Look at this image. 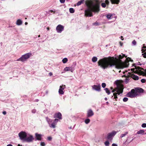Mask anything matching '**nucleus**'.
<instances>
[{
	"label": "nucleus",
	"instance_id": "64",
	"mask_svg": "<svg viewBox=\"0 0 146 146\" xmlns=\"http://www.w3.org/2000/svg\"><path fill=\"white\" fill-rule=\"evenodd\" d=\"M18 146H22V145H20V144H18Z\"/></svg>",
	"mask_w": 146,
	"mask_h": 146
},
{
	"label": "nucleus",
	"instance_id": "8",
	"mask_svg": "<svg viewBox=\"0 0 146 146\" xmlns=\"http://www.w3.org/2000/svg\"><path fill=\"white\" fill-rule=\"evenodd\" d=\"M34 139V138L32 135H30L28 137H26L23 142H32Z\"/></svg>",
	"mask_w": 146,
	"mask_h": 146
},
{
	"label": "nucleus",
	"instance_id": "30",
	"mask_svg": "<svg viewBox=\"0 0 146 146\" xmlns=\"http://www.w3.org/2000/svg\"><path fill=\"white\" fill-rule=\"evenodd\" d=\"M90 121V120L89 119H87L85 120V122L86 124L88 123Z\"/></svg>",
	"mask_w": 146,
	"mask_h": 146
},
{
	"label": "nucleus",
	"instance_id": "58",
	"mask_svg": "<svg viewBox=\"0 0 146 146\" xmlns=\"http://www.w3.org/2000/svg\"><path fill=\"white\" fill-rule=\"evenodd\" d=\"M135 68H132L131 69V70H132V71H134V70H135Z\"/></svg>",
	"mask_w": 146,
	"mask_h": 146
},
{
	"label": "nucleus",
	"instance_id": "15",
	"mask_svg": "<svg viewBox=\"0 0 146 146\" xmlns=\"http://www.w3.org/2000/svg\"><path fill=\"white\" fill-rule=\"evenodd\" d=\"M35 136L37 140L39 141L41 140L42 135H41L36 133H35Z\"/></svg>",
	"mask_w": 146,
	"mask_h": 146
},
{
	"label": "nucleus",
	"instance_id": "1",
	"mask_svg": "<svg viewBox=\"0 0 146 146\" xmlns=\"http://www.w3.org/2000/svg\"><path fill=\"white\" fill-rule=\"evenodd\" d=\"M122 56L120 55L118 58H115L116 60L114 59V57L110 56L108 57H104L100 59L98 62V65L104 69L107 68L115 66V68H123L124 67H127L128 66V64L127 62H123L121 60L123 57L125 56V54H121Z\"/></svg>",
	"mask_w": 146,
	"mask_h": 146
},
{
	"label": "nucleus",
	"instance_id": "29",
	"mask_svg": "<svg viewBox=\"0 0 146 146\" xmlns=\"http://www.w3.org/2000/svg\"><path fill=\"white\" fill-rule=\"evenodd\" d=\"M104 144L106 146H109L110 145L109 142L108 141H107L104 143Z\"/></svg>",
	"mask_w": 146,
	"mask_h": 146
},
{
	"label": "nucleus",
	"instance_id": "18",
	"mask_svg": "<svg viewBox=\"0 0 146 146\" xmlns=\"http://www.w3.org/2000/svg\"><path fill=\"white\" fill-rule=\"evenodd\" d=\"M22 23V21L20 19H18L17 21L16 24L17 25H20Z\"/></svg>",
	"mask_w": 146,
	"mask_h": 146
},
{
	"label": "nucleus",
	"instance_id": "62",
	"mask_svg": "<svg viewBox=\"0 0 146 146\" xmlns=\"http://www.w3.org/2000/svg\"><path fill=\"white\" fill-rule=\"evenodd\" d=\"M28 24V23L27 22H25V25H27Z\"/></svg>",
	"mask_w": 146,
	"mask_h": 146
},
{
	"label": "nucleus",
	"instance_id": "23",
	"mask_svg": "<svg viewBox=\"0 0 146 146\" xmlns=\"http://www.w3.org/2000/svg\"><path fill=\"white\" fill-rule=\"evenodd\" d=\"M97 58L96 57H94L92 59V60L93 62H96L97 60Z\"/></svg>",
	"mask_w": 146,
	"mask_h": 146
},
{
	"label": "nucleus",
	"instance_id": "40",
	"mask_svg": "<svg viewBox=\"0 0 146 146\" xmlns=\"http://www.w3.org/2000/svg\"><path fill=\"white\" fill-rule=\"evenodd\" d=\"M141 81L142 83H144L146 82V80L144 79H142L141 80Z\"/></svg>",
	"mask_w": 146,
	"mask_h": 146
},
{
	"label": "nucleus",
	"instance_id": "46",
	"mask_svg": "<svg viewBox=\"0 0 146 146\" xmlns=\"http://www.w3.org/2000/svg\"><path fill=\"white\" fill-rule=\"evenodd\" d=\"M52 137H48L47 139L48 140L51 141L52 139Z\"/></svg>",
	"mask_w": 146,
	"mask_h": 146
},
{
	"label": "nucleus",
	"instance_id": "50",
	"mask_svg": "<svg viewBox=\"0 0 146 146\" xmlns=\"http://www.w3.org/2000/svg\"><path fill=\"white\" fill-rule=\"evenodd\" d=\"M112 146H117L116 144L115 143H113L112 144Z\"/></svg>",
	"mask_w": 146,
	"mask_h": 146
},
{
	"label": "nucleus",
	"instance_id": "19",
	"mask_svg": "<svg viewBox=\"0 0 146 146\" xmlns=\"http://www.w3.org/2000/svg\"><path fill=\"white\" fill-rule=\"evenodd\" d=\"M84 1V0H82L79 1L77 3V6H79L81 5L83 3Z\"/></svg>",
	"mask_w": 146,
	"mask_h": 146
},
{
	"label": "nucleus",
	"instance_id": "20",
	"mask_svg": "<svg viewBox=\"0 0 146 146\" xmlns=\"http://www.w3.org/2000/svg\"><path fill=\"white\" fill-rule=\"evenodd\" d=\"M135 69L137 70H139V71L141 72L142 73H143L144 72L143 71H141V70H140V68H141V67L139 66H135Z\"/></svg>",
	"mask_w": 146,
	"mask_h": 146
},
{
	"label": "nucleus",
	"instance_id": "6",
	"mask_svg": "<svg viewBox=\"0 0 146 146\" xmlns=\"http://www.w3.org/2000/svg\"><path fill=\"white\" fill-rule=\"evenodd\" d=\"M19 136L21 140H22L23 141L25 139V138L27 136V134L25 131H21L19 133Z\"/></svg>",
	"mask_w": 146,
	"mask_h": 146
},
{
	"label": "nucleus",
	"instance_id": "39",
	"mask_svg": "<svg viewBox=\"0 0 146 146\" xmlns=\"http://www.w3.org/2000/svg\"><path fill=\"white\" fill-rule=\"evenodd\" d=\"M128 98H127L125 97L123 99V101L124 102H126L127 101H128Z\"/></svg>",
	"mask_w": 146,
	"mask_h": 146
},
{
	"label": "nucleus",
	"instance_id": "33",
	"mask_svg": "<svg viewBox=\"0 0 146 146\" xmlns=\"http://www.w3.org/2000/svg\"><path fill=\"white\" fill-rule=\"evenodd\" d=\"M64 70L66 71H68L70 70V68L69 67H66L64 68Z\"/></svg>",
	"mask_w": 146,
	"mask_h": 146
},
{
	"label": "nucleus",
	"instance_id": "9",
	"mask_svg": "<svg viewBox=\"0 0 146 146\" xmlns=\"http://www.w3.org/2000/svg\"><path fill=\"white\" fill-rule=\"evenodd\" d=\"M117 132L115 131H112L111 133H109L108 134L107 137V139H108L111 140L112 137L114 136L116 133Z\"/></svg>",
	"mask_w": 146,
	"mask_h": 146
},
{
	"label": "nucleus",
	"instance_id": "42",
	"mask_svg": "<svg viewBox=\"0 0 146 146\" xmlns=\"http://www.w3.org/2000/svg\"><path fill=\"white\" fill-rule=\"evenodd\" d=\"M141 126L143 127H146V123H143L142 125Z\"/></svg>",
	"mask_w": 146,
	"mask_h": 146
},
{
	"label": "nucleus",
	"instance_id": "47",
	"mask_svg": "<svg viewBox=\"0 0 146 146\" xmlns=\"http://www.w3.org/2000/svg\"><path fill=\"white\" fill-rule=\"evenodd\" d=\"M65 0H60V3H63L65 2Z\"/></svg>",
	"mask_w": 146,
	"mask_h": 146
},
{
	"label": "nucleus",
	"instance_id": "28",
	"mask_svg": "<svg viewBox=\"0 0 146 146\" xmlns=\"http://www.w3.org/2000/svg\"><path fill=\"white\" fill-rule=\"evenodd\" d=\"M100 25V24L98 22L96 21L95 23H94L93 24V25L95 26H98Z\"/></svg>",
	"mask_w": 146,
	"mask_h": 146
},
{
	"label": "nucleus",
	"instance_id": "43",
	"mask_svg": "<svg viewBox=\"0 0 146 146\" xmlns=\"http://www.w3.org/2000/svg\"><path fill=\"white\" fill-rule=\"evenodd\" d=\"M142 55L143 56V57L144 58H146V52H144L143 54Z\"/></svg>",
	"mask_w": 146,
	"mask_h": 146
},
{
	"label": "nucleus",
	"instance_id": "22",
	"mask_svg": "<svg viewBox=\"0 0 146 146\" xmlns=\"http://www.w3.org/2000/svg\"><path fill=\"white\" fill-rule=\"evenodd\" d=\"M56 125L55 123H54L53 122L51 124H50L49 125L50 127H52L53 128H55L56 127Z\"/></svg>",
	"mask_w": 146,
	"mask_h": 146
},
{
	"label": "nucleus",
	"instance_id": "45",
	"mask_svg": "<svg viewBox=\"0 0 146 146\" xmlns=\"http://www.w3.org/2000/svg\"><path fill=\"white\" fill-rule=\"evenodd\" d=\"M49 12H50L51 13H55V11H54L53 10H51L48 12V13H49Z\"/></svg>",
	"mask_w": 146,
	"mask_h": 146
},
{
	"label": "nucleus",
	"instance_id": "4",
	"mask_svg": "<svg viewBox=\"0 0 146 146\" xmlns=\"http://www.w3.org/2000/svg\"><path fill=\"white\" fill-rule=\"evenodd\" d=\"M32 55L31 53H28L22 55L21 57L18 59L17 61H21L22 62H24L26 61L28 59L30 56Z\"/></svg>",
	"mask_w": 146,
	"mask_h": 146
},
{
	"label": "nucleus",
	"instance_id": "25",
	"mask_svg": "<svg viewBox=\"0 0 146 146\" xmlns=\"http://www.w3.org/2000/svg\"><path fill=\"white\" fill-rule=\"evenodd\" d=\"M128 133V132H125V133L124 134H122L120 136V137L121 138L125 136L126 135H127Z\"/></svg>",
	"mask_w": 146,
	"mask_h": 146
},
{
	"label": "nucleus",
	"instance_id": "53",
	"mask_svg": "<svg viewBox=\"0 0 146 146\" xmlns=\"http://www.w3.org/2000/svg\"><path fill=\"white\" fill-rule=\"evenodd\" d=\"M49 75L50 76H51L52 75V73L50 72L49 73Z\"/></svg>",
	"mask_w": 146,
	"mask_h": 146
},
{
	"label": "nucleus",
	"instance_id": "44",
	"mask_svg": "<svg viewBox=\"0 0 146 146\" xmlns=\"http://www.w3.org/2000/svg\"><path fill=\"white\" fill-rule=\"evenodd\" d=\"M132 43L134 45H135L136 43V42L135 41V40H134L132 41Z\"/></svg>",
	"mask_w": 146,
	"mask_h": 146
},
{
	"label": "nucleus",
	"instance_id": "7",
	"mask_svg": "<svg viewBox=\"0 0 146 146\" xmlns=\"http://www.w3.org/2000/svg\"><path fill=\"white\" fill-rule=\"evenodd\" d=\"M123 86L122 85L118 86L117 88H116V92L117 94L119 95L120 94L123 93Z\"/></svg>",
	"mask_w": 146,
	"mask_h": 146
},
{
	"label": "nucleus",
	"instance_id": "52",
	"mask_svg": "<svg viewBox=\"0 0 146 146\" xmlns=\"http://www.w3.org/2000/svg\"><path fill=\"white\" fill-rule=\"evenodd\" d=\"M3 113L5 115L6 114V112L5 111H4L3 112Z\"/></svg>",
	"mask_w": 146,
	"mask_h": 146
},
{
	"label": "nucleus",
	"instance_id": "37",
	"mask_svg": "<svg viewBox=\"0 0 146 146\" xmlns=\"http://www.w3.org/2000/svg\"><path fill=\"white\" fill-rule=\"evenodd\" d=\"M102 86L103 88H105L106 86V83H103L102 84Z\"/></svg>",
	"mask_w": 146,
	"mask_h": 146
},
{
	"label": "nucleus",
	"instance_id": "57",
	"mask_svg": "<svg viewBox=\"0 0 146 146\" xmlns=\"http://www.w3.org/2000/svg\"><path fill=\"white\" fill-rule=\"evenodd\" d=\"M32 112L33 113H35V110H32Z\"/></svg>",
	"mask_w": 146,
	"mask_h": 146
},
{
	"label": "nucleus",
	"instance_id": "38",
	"mask_svg": "<svg viewBox=\"0 0 146 146\" xmlns=\"http://www.w3.org/2000/svg\"><path fill=\"white\" fill-rule=\"evenodd\" d=\"M117 93H114L113 94V96H114V98L115 99H116V98H117V96L116 95L117 94Z\"/></svg>",
	"mask_w": 146,
	"mask_h": 146
},
{
	"label": "nucleus",
	"instance_id": "35",
	"mask_svg": "<svg viewBox=\"0 0 146 146\" xmlns=\"http://www.w3.org/2000/svg\"><path fill=\"white\" fill-rule=\"evenodd\" d=\"M112 15L111 14L107 15L106 16V17L108 19H110Z\"/></svg>",
	"mask_w": 146,
	"mask_h": 146
},
{
	"label": "nucleus",
	"instance_id": "27",
	"mask_svg": "<svg viewBox=\"0 0 146 146\" xmlns=\"http://www.w3.org/2000/svg\"><path fill=\"white\" fill-rule=\"evenodd\" d=\"M74 10L73 8H70L69 9V11L71 13H73L74 12Z\"/></svg>",
	"mask_w": 146,
	"mask_h": 146
},
{
	"label": "nucleus",
	"instance_id": "12",
	"mask_svg": "<svg viewBox=\"0 0 146 146\" xmlns=\"http://www.w3.org/2000/svg\"><path fill=\"white\" fill-rule=\"evenodd\" d=\"M65 85L60 86V88L58 92L60 94H64V92L63 91V90H64L65 88Z\"/></svg>",
	"mask_w": 146,
	"mask_h": 146
},
{
	"label": "nucleus",
	"instance_id": "36",
	"mask_svg": "<svg viewBox=\"0 0 146 146\" xmlns=\"http://www.w3.org/2000/svg\"><path fill=\"white\" fill-rule=\"evenodd\" d=\"M106 5H108L109 4V1L108 0H106L105 1V3Z\"/></svg>",
	"mask_w": 146,
	"mask_h": 146
},
{
	"label": "nucleus",
	"instance_id": "41",
	"mask_svg": "<svg viewBox=\"0 0 146 146\" xmlns=\"http://www.w3.org/2000/svg\"><path fill=\"white\" fill-rule=\"evenodd\" d=\"M45 143L44 142H42L40 143V145L41 146H45Z\"/></svg>",
	"mask_w": 146,
	"mask_h": 146
},
{
	"label": "nucleus",
	"instance_id": "2",
	"mask_svg": "<svg viewBox=\"0 0 146 146\" xmlns=\"http://www.w3.org/2000/svg\"><path fill=\"white\" fill-rule=\"evenodd\" d=\"M85 4L87 7L84 12L85 16L86 17H92V12L98 13L100 11V5L98 0H87Z\"/></svg>",
	"mask_w": 146,
	"mask_h": 146
},
{
	"label": "nucleus",
	"instance_id": "21",
	"mask_svg": "<svg viewBox=\"0 0 146 146\" xmlns=\"http://www.w3.org/2000/svg\"><path fill=\"white\" fill-rule=\"evenodd\" d=\"M144 131L143 130H140L138 131H137V133L138 134H143L144 133Z\"/></svg>",
	"mask_w": 146,
	"mask_h": 146
},
{
	"label": "nucleus",
	"instance_id": "63",
	"mask_svg": "<svg viewBox=\"0 0 146 146\" xmlns=\"http://www.w3.org/2000/svg\"><path fill=\"white\" fill-rule=\"evenodd\" d=\"M110 89H111V90H112L113 89V88L112 87H111L110 88Z\"/></svg>",
	"mask_w": 146,
	"mask_h": 146
},
{
	"label": "nucleus",
	"instance_id": "48",
	"mask_svg": "<svg viewBox=\"0 0 146 146\" xmlns=\"http://www.w3.org/2000/svg\"><path fill=\"white\" fill-rule=\"evenodd\" d=\"M119 44L121 46H122L123 45V43L121 42L120 41L119 42Z\"/></svg>",
	"mask_w": 146,
	"mask_h": 146
},
{
	"label": "nucleus",
	"instance_id": "55",
	"mask_svg": "<svg viewBox=\"0 0 146 146\" xmlns=\"http://www.w3.org/2000/svg\"><path fill=\"white\" fill-rule=\"evenodd\" d=\"M7 146H13L11 144H9Z\"/></svg>",
	"mask_w": 146,
	"mask_h": 146
},
{
	"label": "nucleus",
	"instance_id": "24",
	"mask_svg": "<svg viewBox=\"0 0 146 146\" xmlns=\"http://www.w3.org/2000/svg\"><path fill=\"white\" fill-rule=\"evenodd\" d=\"M104 90L106 92V93L108 94V95H109L110 94V90H109L108 88H106L104 89Z\"/></svg>",
	"mask_w": 146,
	"mask_h": 146
},
{
	"label": "nucleus",
	"instance_id": "49",
	"mask_svg": "<svg viewBox=\"0 0 146 146\" xmlns=\"http://www.w3.org/2000/svg\"><path fill=\"white\" fill-rule=\"evenodd\" d=\"M146 50V49H142V50H141V51H142V53H143V52H145V50Z\"/></svg>",
	"mask_w": 146,
	"mask_h": 146
},
{
	"label": "nucleus",
	"instance_id": "32",
	"mask_svg": "<svg viewBox=\"0 0 146 146\" xmlns=\"http://www.w3.org/2000/svg\"><path fill=\"white\" fill-rule=\"evenodd\" d=\"M129 59H130V60H130V61H132V62L133 61V60L131 59L129 57H128V58H127L126 59V60L127 61V62H126L127 63H127H128L129 62Z\"/></svg>",
	"mask_w": 146,
	"mask_h": 146
},
{
	"label": "nucleus",
	"instance_id": "56",
	"mask_svg": "<svg viewBox=\"0 0 146 146\" xmlns=\"http://www.w3.org/2000/svg\"><path fill=\"white\" fill-rule=\"evenodd\" d=\"M143 45H145V44H144ZM143 48H146V46H143Z\"/></svg>",
	"mask_w": 146,
	"mask_h": 146
},
{
	"label": "nucleus",
	"instance_id": "10",
	"mask_svg": "<svg viewBox=\"0 0 146 146\" xmlns=\"http://www.w3.org/2000/svg\"><path fill=\"white\" fill-rule=\"evenodd\" d=\"M64 29V27L61 25H58L56 27L57 31L59 33H61Z\"/></svg>",
	"mask_w": 146,
	"mask_h": 146
},
{
	"label": "nucleus",
	"instance_id": "3",
	"mask_svg": "<svg viewBox=\"0 0 146 146\" xmlns=\"http://www.w3.org/2000/svg\"><path fill=\"white\" fill-rule=\"evenodd\" d=\"M144 92L143 89L140 88H136L135 90L134 89H132L130 92H128L126 95L127 96L131 98H133L136 97L138 95L137 93H143Z\"/></svg>",
	"mask_w": 146,
	"mask_h": 146
},
{
	"label": "nucleus",
	"instance_id": "31",
	"mask_svg": "<svg viewBox=\"0 0 146 146\" xmlns=\"http://www.w3.org/2000/svg\"><path fill=\"white\" fill-rule=\"evenodd\" d=\"M58 119H55L53 123H55V124L56 125L58 121Z\"/></svg>",
	"mask_w": 146,
	"mask_h": 146
},
{
	"label": "nucleus",
	"instance_id": "16",
	"mask_svg": "<svg viewBox=\"0 0 146 146\" xmlns=\"http://www.w3.org/2000/svg\"><path fill=\"white\" fill-rule=\"evenodd\" d=\"M120 0H110L112 4H118L119 3Z\"/></svg>",
	"mask_w": 146,
	"mask_h": 146
},
{
	"label": "nucleus",
	"instance_id": "14",
	"mask_svg": "<svg viewBox=\"0 0 146 146\" xmlns=\"http://www.w3.org/2000/svg\"><path fill=\"white\" fill-rule=\"evenodd\" d=\"M62 114L60 112L56 113L54 115V118H57L59 119H62Z\"/></svg>",
	"mask_w": 146,
	"mask_h": 146
},
{
	"label": "nucleus",
	"instance_id": "54",
	"mask_svg": "<svg viewBox=\"0 0 146 146\" xmlns=\"http://www.w3.org/2000/svg\"><path fill=\"white\" fill-rule=\"evenodd\" d=\"M121 40H124V38H123V36H121Z\"/></svg>",
	"mask_w": 146,
	"mask_h": 146
},
{
	"label": "nucleus",
	"instance_id": "13",
	"mask_svg": "<svg viewBox=\"0 0 146 146\" xmlns=\"http://www.w3.org/2000/svg\"><path fill=\"white\" fill-rule=\"evenodd\" d=\"M93 89L96 91H100V90L101 86L99 84L98 85H94L92 86Z\"/></svg>",
	"mask_w": 146,
	"mask_h": 146
},
{
	"label": "nucleus",
	"instance_id": "51",
	"mask_svg": "<svg viewBox=\"0 0 146 146\" xmlns=\"http://www.w3.org/2000/svg\"><path fill=\"white\" fill-rule=\"evenodd\" d=\"M116 91V89H115L114 90H113L112 91V92H114L115 91Z\"/></svg>",
	"mask_w": 146,
	"mask_h": 146
},
{
	"label": "nucleus",
	"instance_id": "34",
	"mask_svg": "<svg viewBox=\"0 0 146 146\" xmlns=\"http://www.w3.org/2000/svg\"><path fill=\"white\" fill-rule=\"evenodd\" d=\"M101 6L105 8L106 6V5L105 3H102L101 4Z\"/></svg>",
	"mask_w": 146,
	"mask_h": 146
},
{
	"label": "nucleus",
	"instance_id": "11",
	"mask_svg": "<svg viewBox=\"0 0 146 146\" xmlns=\"http://www.w3.org/2000/svg\"><path fill=\"white\" fill-rule=\"evenodd\" d=\"M94 115V113L91 109H89L88 111L87 114V117H91L93 116Z\"/></svg>",
	"mask_w": 146,
	"mask_h": 146
},
{
	"label": "nucleus",
	"instance_id": "26",
	"mask_svg": "<svg viewBox=\"0 0 146 146\" xmlns=\"http://www.w3.org/2000/svg\"><path fill=\"white\" fill-rule=\"evenodd\" d=\"M68 59L67 58H65L62 59V61L64 63H65L68 61Z\"/></svg>",
	"mask_w": 146,
	"mask_h": 146
},
{
	"label": "nucleus",
	"instance_id": "59",
	"mask_svg": "<svg viewBox=\"0 0 146 146\" xmlns=\"http://www.w3.org/2000/svg\"><path fill=\"white\" fill-rule=\"evenodd\" d=\"M144 70V69L143 68H142L141 67V68H140V70Z\"/></svg>",
	"mask_w": 146,
	"mask_h": 146
},
{
	"label": "nucleus",
	"instance_id": "61",
	"mask_svg": "<svg viewBox=\"0 0 146 146\" xmlns=\"http://www.w3.org/2000/svg\"><path fill=\"white\" fill-rule=\"evenodd\" d=\"M105 100H107L108 99H107V98H105Z\"/></svg>",
	"mask_w": 146,
	"mask_h": 146
},
{
	"label": "nucleus",
	"instance_id": "17",
	"mask_svg": "<svg viewBox=\"0 0 146 146\" xmlns=\"http://www.w3.org/2000/svg\"><path fill=\"white\" fill-rule=\"evenodd\" d=\"M46 119L49 125L52 122L53 120L50 119L48 117H46Z\"/></svg>",
	"mask_w": 146,
	"mask_h": 146
},
{
	"label": "nucleus",
	"instance_id": "60",
	"mask_svg": "<svg viewBox=\"0 0 146 146\" xmlns=\"http://www.w3.org/2000/svg\"><path fill=\"white\" fill-rule=\"evenodd\" d=\"M47 30H48H48H50V28H49V27H47Z\"/></svg>",
	"mask_w": 146,
	"mask_h": 146
},
{
	"label": "nucleus",
	"instance_id": "5",
	"mask_svg": "<svg viewBox=\"0 0 146 146\" xmlns=\"http://www.w3.org/2000/svg\"><path fill=\"white\" fill-rule=\"evenodd\" d=\"M129 75L127 76H126L125 75H123V76H124L125 77H126L127 78L126 79V80H128L129 78L130 77H131L134 80H138L139 79V77L137 75H135L134 74H132L131 73H129Z\"/></svg>",
	"mask_w": 146,
	"mask_h": 146
}]
</instances>
